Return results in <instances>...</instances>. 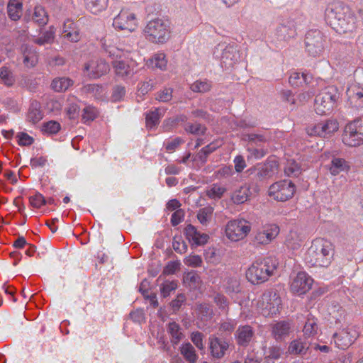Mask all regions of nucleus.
Returning <instances> with one entry per match:
<instances>
[{"mask_svg": "<svg viewBox=\"0 0 363 363\" xmlns=\"http://www.w3.org/2000/svg\"><path fill=\"white\" fill-rule=\"evenodd\" d=\"M325 18L340 34L352 33L356 28V16L351 9L342 2L330 4L325 10Z\"/></svg>", "mask_w": 363, "mask_h": 363, "instance_id": "nucleus-1", "label": "nucleus"}, {"mask_svg": "<svg viewBox=\"0 0 363 363\" xmlns=\"http://www.w3.org/2000/svg\"><path fill=\"white\" fill-rule=\"evenodd\" d=\"M333 257V245L325 239H315L305 256L306 262L311 267H327Z\"/></svg>", "mask_w": 363, "mask_h": 363, "instance_id": "nucleus-2", "label": "nucleus"}, {"mask_svg": "<svg viewBox=\"0 0 363 363\" xmlns=\"http://www.w3.org/2000/svg\"><path fill=\"white\" fill-rule=\"evenodd\" d=\"M278 267V261L272 257L255 261L246 272V277L254 284L263 283L272 276Z\"/></svg>", "mask_w": 363, "mask_h": 363, "instance_id": "nucleus-3", "label": "nucleus"}, {"mask_svg": "<svg viewBox=\"0 0 363 363\" xmlns=\"http://www.w3.org/2000/svg\"><path fill=\"white\" fill-rule=\"evenodd\" d=\"M145 38L155 44L167 42L171 36V26L168 21L155 18L150 21L143 30Z\"/></svg>", "mask_w": 363, "mask_h": 363, "instance_id": "nucleus-4", "label": "nucleus"}, {"mask_svg": "<svg viewBox=\"0 0 363 363\" xmlns=\"http://www.w3.org/2000/svg\"><path fill=\"white\" fill-rule=\"evenodd\" d=\"M339 92L335 86H328L323 89L315 99L314 108L319 115H325L332 111L339 99Z\"/></svg>", "mask_w": 363, "mask_h": 363, "instance_id": "nucleus-5", "label": "nucleus"}, {"mask_svg": "<svg viewBox=\"0 0 363 363\" xmlns=\"http://www.w3.org/2000/svg\"><path fill=\"white\" fill-rule=\"evenodd\" d=\"M342 142L347 146L357 147L363 144V117L346 125Z\"/></svg>", "mask_w": 363, "mask_h": 363, "instance_id": "nucleus-6", "label": "nucleus"}, {"mask_svg": "<svg viewBox=\"0 0 363 363\" xmlns=\"http://www.w3.org/2000/svg\"><path fill=\"white\" fill-rule=\"evenodd\" d=\"M281 305V301L276 290L265 291L257 303L258 308L264 316L277 314Z\"/></svg>", "mask_w": 363, "mask_h": 363, "instance_id": "nucleus-7", "label": "nucleus"}, {"mask_svg": "<svg viewBox=\"0 0 363 363\" xmlns=\"http://www.w3.org/2000/svg\"><path fill=\"white\" fill-rule=\"evenodd\" d=\"M213 55L220 58L221 64L226 68L233 67L240 58V54L236 47L225 43L218 44L213 50Z\"/></svg>", "mask_w": 363, "mask_h": 363, "instance_id": "nucleus-8", "label": "nucleus"}, {"mask_svg": "<svg viewBox=\"0 0 363 363\" xmlns=\"http://www.w3.org/2000/svg\"><path fill=\"white\" fill-rule=\"evenodd\" d=\"M250 230L251 226L246 220H233L226 225L225 235L229 240L237 242L245 238Z\"/></svg>", "mask_w": 363, "mask_h": 363, "instance_id": "nucleus-9", "label": "nucleus"}, {"mask_svg": "<svg viewBox=\"0 0 363 363\" xmlns=\"http://www.w3.org/2000/svg\"><path fill=\"white\" fill-rule=\"evenodd\" d=\"M295 185L291 181L284 180L272 184L269 189V195L279 201H285L294 196Z\"/></svg>", "mask_w": 363, "mask_h": 363, "instance_id": "nucleus-10", "label": "nucleus"}, {"mask_svg": "<svg viewBox=\"0 0 363 363\" xmlns=\"http://www.w3.org/2000/svg\"><path fill=\"white\" fill-rule=\"evenodd\" d=\"M325 38L318 30H309L305 38V45L307 52L315 57L319 56L324 50Z\"/></svg>", "mask_w": 363, "mask_h": 363, "instance_id": "nucleus-11", "label": "nucleus"}, {"mask_svg": "<svg viewBox=\"0 0 363 363\" xmlns=\"http://www.w3.org/2000/svg\"><path fill=\"white\" fill-rule=\"evenodd\" d=\"M136 15L128 9H122L113 18V26L116 30L134 31L138 27Z\"/></svg>", "mask_w": 363, "mask_h": 363, "instance_id": "nucleus-12", "label": "nucleus"}, {"mask_svg": "<svg viewBox=\"0 0 363 363\" xmlns=\"http://www.w3.org/2000/svg\"><path fill=\"white\" fill-rule=\"evenodd\" d=\"M338 128L339 124L337 121L336 120L330 119L308 126L306 132L309 135L327 138L336 132Z\"/></svg>", "mask_w": 363, "mask_h": 363, "instance_id": "nucleus-13", "label": "nucleus"}, {"mask_svg": "<svg viewBox=\"0 0 363 363\" xmlns=\"http://www.w3.org/2000/svg\"><path fill=\"white\" fill-rule=\"evenodd\" d=\"M279 233V228L275 224H268L259 228L254 234L252 242L255 245L269 244Z\"/></svg>", "mask_w": 363, "mask_h": 363, "instance_id": "nucleus-14", "label": "nucleus"}, {"mask_svg": "<svg viewBox=\"0 0 363 363\" xmlns=\"http://www.w3.org/2000/svg\"><path fill=\"white\" fill-rule=\"evenodd\" d=\"M110 70L108 64L104 60L93 58L86 62L83 72L91 79H97L107 74Z\"/></svg>", "mask_w": 363, "mask_h": 363, "instance_id": "nucleus-15", "label": "nucleus"}, {"mask_svg": "<svg viewBox=\"0 0 363 363\" xmlns=\"http://www.w3.org/2000/svg\"><path fill=\"white\" fill-rule=\"evenodd\" d=\"M313 282V279L306 272H299L292 279L290 289L294 294H304L311 289Z\"/></svg>", "mask_w": 363, "mask_h": 363, "instance_id": "nucleus-16", "label": "nucleus"}, {"mask_svg": "<svg viewBox=\"0 0 363 363\" xmlns=\"http://www.w3.org/2000/svg\"><path fill=\"white\" fill-rule=\"evenodd\" d=\"M337 347L342 350L348 348L358 337L357 331L352 327L342 330L333 335Z\"/></svg>", "mask_w": 363, "mask_h": 363, "instance_id": "nucleus-17", "label": "nucleus"}, {"mask_svg": "<svg viewBox=\"0 0 363 363\" xmlns=\"http://www.w3.org/2000/svg\"><path fill=\"white\" fill-rule=\"evenodd\" d=\"M209 351L211 355L215 359L223 358L229 348V342L216 335H211L208 338Z\"/></svg>", "mask_w": 363, "mask_h": 363, "instance_id": "nucleus-18", "label": "nucleus"}, {"mask_svg": "<svg viewBox=\"0 0 363 363\" xmlns=\"http://www.w3.org/2000/svg\"><path fill=\"white\" fill-rule=\"evenodd\" d=\"M277 38L282 40H288L296 35L295 23L291 20H287L280 23L276 28Z\"/></svg>", "mask_w": 363, "mask_h": 363, "instance_id": "nucleus-19", "label": "nucleus"}, {"mask_svg": "<svg viewBox=\"0 0 363 363\" xmlns=\"http://www.w3.org/2000/svg\"><path fill=\"white\" fill-rule=\"evenodd\" d=\"M184 233L186 239L193 245H205L209 238L206 233H201L192 225H188L184 229Z\"/></svg>", "mask_w": 363, "mask_h": 363, "instance_id": "nucleus-20", "label": "nucleus"}, {"mask_svg": "<svg viewBox=\"0 0 363 363\" xmlns=\"http://www.w3.org/2000/svg\"><path fill=\"white\" fill-rule=\"evenodd\" d=\"M62 37L72 43H77L80 40L79 29L70 19L66 20L63 24Z\"/></svg>", "mask_w": 363, "mask_h": 363, "instance_id": "nucleus-21", "label": "nucleus"}, {"mask_svg": "<svg viewBox=\"0 0 363 363\" xmlns=\"http://www.w3.org/2000/svg\"><path fill=\"white\" fill-rule=\"evenodd\" d=\"M279 164L273 160H268L257 168V176L259 179L270 178L278 172Z\"/></svg>", "mask_w": 363, "mask_h": 363, "instance_id": "nucleus-22", "label": "nucleus"}, {"mask_svg": "<svg viewBox=\"0 0 363 363\" xmlns=\"http://www.w3.org/2000/svg\"><path fill=\"white\" fill-rule=\"evenodd\" d=\"M254 336V331L250 325L239 326L235 332V338L239 345L246 347Z\"/></svg>", "mask_w": 363, "mask_h": 363, "instance_id": "nucleus-23", "label": "nucleus"}, {"mask_svg": "<svg viewBox=\"0 0 363 363\" xmlns=\"http://www.w3.org/2000/svg\"><path fill=\"white\" fill-rule=\"evenodd\" d=\"M350 169V165L347 161L343 158L333 157L329 166V171L333 176L338 175L341 172H347Z\"/></svg>", "mask_w": 363, "mask_h": 363, "instance_id": "nucleus-24", "label": "nucleus"}, {"mask_svg": "<svg viewBox=\"0 0 363 363\" xmlns=\"http://www.w3.org/2000/svg\"><path fill=\"white\" fill-rule=\"evenodd\" d=\"M303 240L304 236L300 232L291 230L286 237L285 244L290 249L298 250L301 247Z\"/></svg>", "mask_w": 363, "mask_h": 363, "instance_id": "nucleus-25", "label": "nucleus"}, {"mask_svg": "<svg viewBox=\"0 0 363 363\" xmlns=\"http://www.w3.org/2000/svg\"><path fill=\"white\" fill-rule=\"evenodd\" d=\"M43 118L41 106L37 101L31 102L27 113V121L32 124H36Z\"/></svg>", "mask_w": 363, "mask_h": 363, "instance_id": "nucleus-26", "label": "nucleus"}, {"mask_svg": "<svg viewBox=\"0 0 363 363\" xmlns=\"http://www.w3.org/2000/svg\"><path fill=\"white\" fill-rule=\"evenodd\" d=\"M113 67L116 74L122 78L130 77L135 73L132 65L125 63L124 61H114L113 62Z\"/></svg>", "mask_w": 363, "mask_h": 363, "instance_id": "nucleus-27", "label": "nucleus"}, {"mask_svg": "<svg viewBox=\"0 0 363 363\" xmlns=\"http://www.w3.org/2000/svg\"><path fill=\"white\" fill-rule=\"evenodd\" d=\"M250 194V186L244 184L233 192L231 200L235 204H241L249 199Z\"/></svg>", "mask_w": 363, "mask_h": 363, "instance_id": "nucleus-28", "label": "nucleus"}, {"mask_svg": "<svg viewBox=\"0 0 363 363\" xmlns=\"http://www.w3.org/2000/svg\"><path fill=\"white\" fill-rule=\"evenodd\" d=\"M347 94L352 103H354L356 106H363V89L357 85L350 86Z\"/></svg>", "mask_w": 363, "mask_h": 363, "instance_id": "nucleus-29", "label": "nucleus"}, {"mask_svg": "<svg viewBox=\"0 0 363 363\" xmlns=\"http://www.w3.org/2000/svg\"><path fill=\"white\" fill-rule=\"evenodd\" d=\"M309 348V344L301 340H293L288 348V352L291 354H305Z\"/></svg>", "mask_w": 363, "mask_h": 363, "instance_id": "nucleus-30", "label": "nucleus"}, {"mask_svg": "<svg viewBox=\"0 0 363 363\" xmlns=\"http://www.w3.org/2000/svg\"><path fill=\"white\" fill-rule=\"evenodd\" d=\"M180 352L188 363H196L199 357L191 343L183 344L180 347Z\"/></svg>", "mask_w": 363, "mask_h": 363, "instance_id": "nucleus-31", "label": "nucleus"}, {"mask_svg": "<svg viewBox=\"0 0 363 363\" xmlns=\"http://www.w3.org/2000/svg\"><path fill=\"white\" fill-rule=\"evenodd\" d=\"M291 329L290 323L286 321L277 323L272 328V333L277 340L281 339L289 335Z\"/></svg>", "mask_w": 363, "mask_h": 363, "instance_id": "nucleus-32", "label": "nucleus"}, {"mask_svg": "<svg viewBox=\"0 0 363 363\" xmlns=\"http://www.w3.org/2000/svg\"><path fill=\"white\" fill-rule=\"evenodd\" d=\"M8 14L13 21L18 20L22 15V3L18 0H9Z\"/></svg>", "mask_w": 363, "mask_h": 363, "instance_id": "nucleus-33", "label": "nucleus"}, {"mask_svg": "<svg viewBox=\"0 0 363 363\" xmlns=\"http://www.w3.org/2000/svg\"><path fill=\"white\" fill-rule=\"evenodd\" d=\"M73 84V81L68 77H58L52 80V89L57 92L65 91Z\"/></svg>", "mask_w": 363, "mask_h": 363, "instance_id": "nucleus-34", "label": "nucleus"}, {"mask_svg": "<svg viewBox=\"0 0 363 363\" xmlns=\"http://www.w3.org/2000/svg\"><path fill=\"white\" fill-rule=\"evenodd\" d=\"M164 109L155 108L154 111H150L146 115V125L149 128H155L158 125L160 119L164 113Z\"/></svg>", "mask_w": 363, "mask_h": 363, "instance_id": "nucleus-35", "label": "nucleus"}, {"mask_svg": "<svg viewBox=\"0 0 363 363\" xmlns=\"http://www.w3.org/2000/svg\"><path fill=\"white\" fill-rule=\"evenodd\" d=\"M167 331L172 337V342L174 345H177L184 337L179 325L175 322H171L168 324Z\"/></svg>", "mask_w": 363, "mask_h": 363, "instance_id": "nucleus-36", "label": "nucleus"}, {"mask_svg": "<svg viewBox=\"0 0 363 363\" xmlns=\"http://www.w3.org/2000/svg\"><path fill=\"white\" fill-rule=\"evenodd\" d=\"M303 169L294 160H288L284 167L285 174L288 177H298Z\"/></svg>", "mask_w": 363, "mask_h": 363, "instance_id": "nucleus-37", "label": "nucleus"}, {"mask_svg": "<svg viewBox=\"0 0 363 363\" xmlns=\"http://www.w3.org/2000/svg\"><path fill=\"white\" fill-rule=\"evenodd\" d=\"M213 213V208L206 206L201 208L197 213V218L201 224L207 225L211 220Z\"/></svg>", "mask_w": 363, "mask_h": 363, "instance_id": "nucleus-38", "label": "nucleus"}, {"mask_svg": "<svg viewBox=\"0 0 363 363\" xmlns=\"http://www.w3.org/2000/svg\"><path fill=\"white\" fill-rule=\"evenodd\" d=\"M88 9L93 13H98L104 11L108 4V0H84Z\"/></svg>", "mask_w": 363, "mask_h": 363, "instance_id": "nucleus-39", "label": "nucleus"}, {"mask_svg": "<svg viewBox=\"0 0 363 363\" xmlns=\"http://www.w3.org/2000/svg\"><path fill=\"white\" fill-rule=\"evenodd\" d=\"M225 191L226 189L225 187L218 184H213L206 189V194L210 199H219Z\"/></svg>", "mask_w": 363, "mask_h": 363, "instance_id": "nucleus-40", "label": "nucleus"}, {"mask_svg": "<svg viewBox=\"0 0 363 363\" xmlns=\"http://www.w3.org/2000/svg\"><path fill=\"white\" fill-rule=\"evenodd\" d=\"M33 20L40 26H44L48 23V16L43 7L40 6L35 7Z\"/></svg>", "mask_w": 363, "mask_h": 363, "instance_id": "nucleus-41", "label": "nucleus"}, {"mask_svg": "<svg viewBox=\"0 0 363 363\" xmlns=\"http://www.w3.org/2000/svg\"><path fill=\"white\" fill-rule=\"evenodd\" d=\"M191 91L197 93H205L210 91L211 83L208 80H197L190 86Z\"/></svg>", "mask_w": 363, "mask_h": 363, "instance_id": "nucleus-42", "label": "nucleus"}, {"mask_svg": "<svg viewBox=\"0 0 363 363\" xmlns=\"http://www.w3.org/2000/svg\"><path fill=\"white\" fill-rule=\"evenodd\" d=\"M55 37V30L53 28H49V30H46L42 36L34 40L35 43L39 45H43L45 44L51 43Z\"/></svg>", "mask_w": 363, "mask_h": 363, "instance_id": "nucleus-43", "label": "nucleus"}, {"mask_svg": "<svg viewBox=\"0 0 363 363\" xmlns=\"http://www.w3.org/2000/svg\"><path fill=\"white\" fill-rule=\"evenodd\" d=\"M167 62L164 53H157L150 60V64L152 67L159 68L162 70L166 68Z\"/></svg>", "mask_w": 363, "mask_h": 363, "instance_id": "nucleus-44", "label": "nucleus"}, {"mask_svg": "<svg viewBox=\"0 0 363 363\" xmlns=\"http://www.w3.org/2000/svg\"><path fill=\"white\" fill-rule=\"evenodd\" d=\"M331 319L335 320L336 323H340L345 316V311L339 305L331 307L329 311Z\"/></svg>", "mask_w": 363, "mask_h": 363, "instance_id": "nucleus-45", "label": "nucleus"}, {"mask_svg": "<svg viewBox=\"0 0 363 363\" xmlns=\"http://www.w3.org/2000/svg\"><path fill=\"white\" fill-rule=\"evenodd\" d=\"M23 55V63L27 67H33L37 64L38 55L35 50H26Z\"/></svg>", "mask_w": 363, "mask_h": 363, "instance_id": "nucleus-46", "label": "nucleus"}, {"mask_svg": "<svg viewBox=\"0 0 363 363\" xmlns=\"http://www.w3.org/2000/svg\"><path fill=\"white\" fill-rule=\"evenodd\" d=\"M60 124L55 121H50L44 123L42 126V131L44 134L53 135L56 134L60 130Z\"/></svg>", "mask_w": 363, "mask_h": 363, "instance_id": "nucleus-47", "label": "nucleus"}, {"mask_svg": "<svg viewBox=\"0 0 363 363\" xmlns=\"http://www.w3.org/2000/svg\"><path fill=\"white\" fill-rule=\"evenodd\" d=\"M0 79L6 86H11L15 81L12 72L6 67H1Z\"/></svg>", "mask_w": 363, "mask_h": 363, "instance_id": "nucleus-48", "label": "nucleus"}, {"mask_svg": "<svg viewBox=\"0 0 363 363\" xmlns=\"http://www.w3.org/2000/svg\"><path fill=\"white\" fill-rule=\"evenodd\" d=\"M318 325L315 320L312 318H308L304 328L303 333L306 336L311 337L313 336L317 333Z\"/></svg>", "mask_w": 363, "mask_h": 363, "instance_id": "nucleus-49", "label": "nucleus"}, {"mask_svg": "<svg viewBox=\"0 0 363 363\" xmlns=\"http://www.w3.org/2000/svg\"><path fill=\"white\" fill-rule=\"evenodd\" d=\"M235 325L236 323L232 320L221 322L218 327V332L220 333V335L231 334L234 330Z\"/></svg>", "mask_w": 363, "mask_h": 363, "instance_id": "nucleus-50", "label": "nucleus"}, {"mask_svg": "<svg viewBox=\"0 0 363 363\" xmlns=\"http://www.w3.org/2000/svg\"><path fill=\"white\" fill-rule=\"evenodd\" d=\"M177 288V281H166L162 284L161 292L164 297L168 296L170 293Z\"/></svg>", "mask_w": 363, "mask_h": 363, "instance_id": "nucleus-51", "label": "nucleus"}, {"mask_svg": "<svg viewBox=\"0 0 363 363\" xmlns=\"http://www.w3.org/2000/svg\"><path fill=\"white\" fill-rule=\"evenodd\" d=\"M18 143L21 146H29L34 143L33 137L24 132H20L17 134Z\"/></svg>", "mask_w": 363, "mask_h": 363, "instance_id": "nucleus-52", "label": "nucleus"}, {"mask_svg": "<svg viewBox=\"0 0 363 363\" xmlns=\"http://www.w3.org/2000/svg\"><path fill=\"white\" fill-rule=\"evenodd\" d=\"M184 262L189 267H198L201 265L203 261L199 255H191L184 259Z\"/></svg>", "mask_w": 363, "mask_h": 363, "instance_id": "nucleus-53", "label": "nucleus"}, {"mask_svg": "<svg viewBox=\"0 0 363 363\" xmlns=\"http://www.w3.org/2000/svg\"><path fill=\"white\" fill-rule=\"evenodd\" d=\"M29 202L33 207L39 208L45 203V199L41 194L36 193L30 196Z\"/></svg>", "mask_w": 363, "mask_h": 363, "instance_id": "nucleus-54", "label": "nucleus"}, {"mask_svg": "<svg viewBox=\"0 0 363 363\" xmlns=\"http://www.w3.org/2000/svg\"><path fill=\"white\" fill-rule=\"evenodd\" d=\"M172 98V89L165 88L163 90L157 92L156 99L161 102H168Z\"/></svg>", "mask_w": 363, "mask_h": 363, "instance_id": "nucleus-55", "label": "nucleus"}, {"mask_svg": "<svg viewBox=\"0 0 363 363\" xmlns=\"http://www.w3.org/2000/svg\"><path fill=\"white\" fill-rule=\"evenodd\" d=\"M225 290L228 293L238 292L240 291V283L238 279L229 278L225 284Z\"/></svg>", "mask_w": 363, "mask_h": 363, "instance_id": "nucleus-56", "label": "nucleus"}, {"mask_svg": "<svg viewBox=\"0 0 363 363\" xmlns=\"http://www.w3.org/2000/svg\"><path fill=\"white\" fill-rule=\"evenodd\" d=\"M234 174V171L231 166H223L216 172L217 179H224L231 177Z\"/></svg>", "mask_w": 363, "mask_h": 363, "instance_id": "nucleus-57", "label": "nucleus"}, {"mask_svg": "<svg viewBox=\"0 0 363 363\" xmlns=\"http://www.w3.org/2000/svg\"><path fill=\"white\" fill-rule=\"evenodd\" d=\"M213 300L220 309L223 311L228 310V301L224 295L217 294L215 295Z\"/></svg>", "mask_w": 363, "mask_h": 363, "instance_id": "nucleus-58", "label": "nucleus"}, {"mask_svg": "<svg viewBox=\"0 0 363 363\" xmlns=\"http://www.w3.org/2000/svg\"><path fill=\"white\" fill-rule=\"evenodd\" d=\"M203 339V335L201 332L196 331L191 334V340L199 350H203L204 347Z\"/></svg>", "mask_w": 363, "mask_h": 363, "instance_id": "nucleus-59", "label": "nucleus"}, {"mask_svg": "<svg viewBox=\"0 0 363 363\" xmlns=\"http://www.w3.org/2000/svg\"><path fill=\"white\" fill-rule=\"evenodd\" d=\"M185 130L191 134L199 135L203 134L205 133L206 128L199 123H189L186 125Z\"/></svg>", "mask_w": 363, "mask_h": 363, "instance_id": "nucleus-60", "label": "nucleus"}, {"mask_svg": "<svg viewBox=\"0 0 363 363\" xmlns=\"http://www.w3.org/2000/svg\"><path fill=\"white\" fill-rule=\"evenodd\" d=\"M199 315L205 318H210L213 315V310L208 303H201L197 306Z\"/></svg>", "mask_w": 363, "mask_h": 363, "instance_id": "nucleus-61", "label": "nucleus"}, {"mask_svg": "<svg viewBox=\"0 0 363 363\" xmlns=\"http://www.w3.org/2000/svg\"><path fill=\"white\" fill-rule=\"evenodd\" d=\"M180 263L177 261H170L164 267L162 273L165 275L174 274L179 269Z\"/></svg>", "mask_w": 363, "mask_h": 363, "instance_id": "nucleus-62", "label": "nucleus"}, {"mask_svg": "<svg viewBox=\"0 0 363 363\" xmlns=\"http://www.w3.org/2000/svg\"><path fill=\"white\" fill-rule=\"evenodd\" d=\"M204 256L207 262L212 264H217L219 262V257L216 254V250L213 248L206 250Z\"/></svg>", "mask_w": 363, "mask_h": 363, "instance_id": "nucleus-63", "label": "nucleus"}, {"mask_svg": "<svg viewBox=\"0 0 363 363\" xmlns=\"http://www.w3.org/2000/svg\"><path fill=\"white\" fill-rule=\"evenodd\" d=\"M83 120L85 121H93L97 114L96 110L94 107L88 106L83 110Z\"/></svg>", "mask_w": 363, "mask_h": 363, "instance_id": "nucleus-64", "label": "nucleus"}]
</instances>
